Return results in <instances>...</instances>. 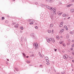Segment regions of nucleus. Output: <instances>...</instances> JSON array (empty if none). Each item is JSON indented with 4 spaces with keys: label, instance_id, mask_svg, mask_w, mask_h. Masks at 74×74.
I'll return each mask as SVG.
<instances>
[{
    "label": "nucleus",
    "instance_id": "f3484780",
    "mask_svg": "<svg viewBox=\"0 0 74 74\" xmlns=\"http://www.w3.org/2000/svg\"><path fill=\"white\" fill-rule=\"evenodd\" d=\"M5 23H8V21H5Z\"/></svg>",
    "mask_w": 74,
    "mask_h": 74
},
{
    "label": "nucleus",
    "instance_id": "5fc2aeb1",
    "mask_svg": "<svg viewBox=\"0 0 74 74\" xmlns=\"http://www.w3.org/2000/svg\"><path fill=\"white\" fill-rule=\"evenodd\" d=\"M7 60L8 61H9V60H8V59H7Z\"/></svg>",
    "mask_w": 74,
    "mask_h": 74
},
{
    "label": "nucleus",
    "instance_id": "f704fd0d",
    "mask_svg": "<svg viewBox=\"0 0 74 74\" xmlns=\"http://www.w3.org/2000/svg\"><path fill=\"white\" fill-rule=\"evenodd\" d=\"M68 45H70V43H68L67 44Z\"/></svg>",
    "mask_w": 74,
    "mask_h": 74
},
{
    "label": "nucleus",
    "instance_id": "bf43d9fd",
    "mask_svg": "<svg viewBox=\"0 0 74 74\" xmlns=\"http://www.w3.org/2000/svg\"><path fill=\"white\" fill-rule=\"evenodd\" d=\"M16 71H18V69H17V70L16 69Z\"/></svg>",
    "mask_w": 74,
    "mask_h": 74
},
{
    "label": "nucleus",
    "instance_id": "72a5a7b5",
    "mask_svg": "<svg viewBox=\"0 0 74 74\" xmlns=\"http://www.w3.org/2000/svg\"><path fill=\"white\" fill-rule=\"evenodd\" d=\"M54 51L55 52H56V51H57V49H54Z\"/></svg>",
    "mask_w": 74,
    "mask_h": 74
},
{
    "label": "nucleus",
    "instance_id": "49530a36",
    "mask_svg": "<svg viewBox=\"0 0 74 74\" xmlns=\"http://www.w3.org/2000/svg\"><path fill=\"white\" fill-rule=\"evenodd\" d=\"M0 58L1 59V58H2V56H1L0 57Z\"/></svg>",
    "mask_w": 74,
    "mask_h": 74
},
{
    "label": "nucleus",
    "instance_id": "c756f323",
    "mask_svg": "<svg viewBox=\"0 0 74 74\" xmlns=\"http://www.w3.org/2000/svg\"><path fill=\"white\" fill-rule=\"evenodd\" d=\"M51 33H52V34H53V30H52V31L51 32Z\"/></svg>",
    "mask_w": 74,
    "mask_h": 74
},
{
    "label": "nucleus",
    "instance_id": "a878e982",
    "mask_svg": "<svg viewBox=\"0 0 74 74\" xmlns=\"http://www.w3.org/2000/svg\"><path fill=\"white\" fill-rule=\"evenodd\" d=\"M61 73L62 74H64V71L62 72Z\"/></svg>",
    "mask_w": 74,
    "mask_h": 74
},
{
    "label": "nucleus",
    "instance_id": "2eb2a0df",
    "mask_svg": "<svg viewBox=\"0 0 74 74\" xmlns=\"http://www.w3.org/2000/svg\"><path fill=\"white\" fill-rule=\"evenodd\" d=\"M69 58H70V59H73V57H70V56H69Z\"/></svg>",
    "mask_w": 74,
    "mask_h": 74
},
{
    "label": "nucleus",
    "instance_id": "5701e85b",
    "mask_svg": "<svg viewBox=\"0 0 74 74\" xmlns=\"http://www.w3.org/2000/svg\"><path fill=\"white\" fill-rule=\"evenodd\" d=\"M27 63H30V62L29 61H27Z\"/></svg>",
    "mask_w": 74,
    "mask_h": 74
},
{
    "label": "nucleus",
    "instance_id": "6e6552de",
    "mask_svg": "<svg viewBox=\"0 0 74 74\" xmlns=\"http://www.w3.org/2000/svg\"><path fill=\"white\" fill-rule=\"evenodd\" d=\"M16 28H18V24H17L16 25H15L14 26Z\"/></svg>",
    "mask_w": 74,
    "mask_h": 74
},
{
    "label": "nucleus",
    "instance_id": "e2e57ef3",
    "mask_svg": "<svg viewBox=\"0 0 74 74\" xmlns=\"http://www.w3.org/2000/svg\"><path fill=\"white\" fill-rule=\"evenodd\" d=\"M72 71H73V70H72Z\"/></svg>",
    "mask_w": 74,
    "mask_h": 74
},
{
    "label": "nucleus",
    "instance_id": "b1692460",
    "mask_svg": "<svg viewBox=\"0 0 74 74\" xmlns=\"http://www.w3.org/2000/svg\"><path fill=\"white\" fill-rule=\"evenodd\" d=\"M59 26L60 27H62V26H63V25L60 24V25Z\"/></svg>",
    "mask_w": 74,
    "mask_h": 74
},
{
    "label": "nucleus",
    "instance_id": "f8f14e48",
    "mask_svg": "<svg viewBox=\"0 0 74 74\" xmlns=\"http://www.w3.org/2000/svg\"><path fill=\"white\" fill-rule=\"evenodd\" d=\"M39 56L40 57H42V56L41 55V53L40 52L39 53Z\"/></svg>",
    "mask_w": 74,
    "mask_h": 74
},
{
    "label": "nucleus",
    "instance_id": "c85d7f7f",
    "mask_svg": "<svg viewBox=\"0 0 74 74\" xmlns=\"http://www.w3.org/2000/svg\"><path fill=\"white\" fill-rule=\"evenodd\" d=\"M35 29H38V27H37V26H36V27H35Z\"/></svg>",
    "mask_w": 74,
    "mask_h": 74
},
{
    "label": "nucleus",
    "instance_id": "393cba45",
    "mask_svg": "<svg viewBox=\"0 0 74 74\" xmlns=\"http://www.w3.org/2000/svg\"><path fill=\"white\" fill-rule=\"evenodd\" d=\"M60 43L61 44H63V42H60Z\"/></svg>",
    "mask_w": 74,
    "mask_h": 74
},
{
    "label": "nucleus",
    "instance_id": "de8ad7c7",
    "mask_svg": "<svg viewBox=\"0 0 74 74\" xmlns=\"http://www.w3.org/2000/svg\"><path fill=\"white\" fill-rule=\"evenodd\" d=\"M31 56H34V55H32Z\"/></svg>",
    "mask_w": 74,
    "mask_h": 74
},
{
    "label": "nucleus",
    "instance_id": "58836bf2",
    "mask_svg": "<svg viewBox=\"0 0 74 74\" xmlns=\"http://www.w3.org/2000/svg\"><path fill=\"white\" fill-rule=\"evenodd\" d=\"M66 30H68V28L67 27L66 28Z\"/></svg>",
    "mask_w": 74,
    "mask_h": 74
},
{
    "label": "nucleus",
    "instance_id": "052dcab7",
    "mask_svg": "<svg viewBox=\"0 0 74 74\" xmlns=\"http://www.w3.org/2000/svg\"><path fill=\"white\" fill-rule=\"evenodd\" d=\"M62 52H64V51H63Z\"/></svg>",
    "mask_w": 74,
    "mask_h": 74
},
{
    "label": "nucleus",
    "instance_id": "ddd939ff",
    "mask_svg": "<svg viewBox=\"0 0 74 74\" xmlns=\"http://www.w3.org/2000/svg\"><path fill=\"white\" fill-rule=\"evenodd\" d=\"M71 12H74V10L73 9H72L71 10Z\"/></svg>",
    "mask_w": 74,
    "mask_h": 74
},
{
    "label": "nucleus",
    "instance_id": "864d4df0",
    "mask_svg": "<svg viewBox=\"0 0 74 74\" xmlns=\"http://www.w3.org/2000/svg\"><path fill=\"white\" fill-rule=\"evenodd\" d=\"M26 58H29V56H27L26 57Z\"/></svg>",
    "mask_w": 74,
    "mask_h": 74
},
{
    "label": "nucleus",
    "instance_id": "4d7b16f0",
    "mask_svg": "<svg viewBox=\"0 0 74 74\" xmlns=\"http://www.w3.org/2000/svg\"><path fill=\"white\" fill-rule=\"evenodd\" d=\"M69 19H70V17H69L68 18V19H69Z\"/></svg>",
    "mask_w": 74,
    "mask_h": 74
},
{
    "label": "nucleus",
    "instance_id": "4c0bfd02",
    "mask_svg": "<svg viewBox=\"0 0 74 74\" xmlns=\"http://www.w3.org/2000/svg\"><path fill=\"white\" fill-rule=\"evenodd\" d=\"M71 34H73V32H71Z\"/></svg>",
    "mask_w": 74,
    "mask_h": 74
},
{
    "label": "nucleus",
    "instance_id": "c03bdc74",
    "mask_svg": "<svg viewBox=\"0 0 74 74\" xmlns=\"http://www.w3.org/2000/svg\"><path fill=\"white\" fill-rule=\"evenodd\" d=\"M71 49H72V50H73V47L71 48Z\"/></svg>",
    "mask_w": 74,
    "mask_h": 74
},
{
    "label": "nucleus",
    "instance_id": "a211bd4d",
    "mask_svg": "<svg viewBox=\"0 0 74 74\" xmlns=\"http://www.w3.org/2000/svg\"><path fill=\"white\" fill-rule=\"evenodd\" d=\"M23 55L24 57H26V56L25 55V54L24 53H23Z\"/></svg>",
    "mask_w": 74,
    "mask_h": 74
},
{
    "label": "nucleus",
    "instance_id": "37998d69",
    "mask_svg": "<svg viewBox=\"0 0 74 74\" xmlns=\"http://www.w3.org/2000/svg\"><path fill=\"white\" fill-rule=\"evenodd\" d=\"M32 35L33 36H34V34H33Z\"/></svg>",
    "mask_w": 74,
    "mask_h": 74
},
{
    "label": "nucleus",
    "instance_id": "13d9d810",
    "mask_svg": "<svg viewBox=\"0 0 74 74\" xmlns=\"http://www.w3.org/2000/svg\"><path fill=\"white\" fill-rule=\"evenodd\" d=\"M46 1H49V0H46Z\"/></svg>",
    "mask_w": 74,
    "mask_h": 74
},
{
    "label": "nucleus",
    "instance_id": "f03ea898",
    "mask_svg": "<svg viewBox=\"0 0 74 74\" xmlns=\"http://www.w3.org/2000/svg\"><path fill=\"white\" fill-rule=\"evenodd\" d=\"M55 42V40L53 38H50L49 40V42Z\"/></svg>",
    "mask_w": 74,
    "mask_h": 74
},
{
    "label": "nucleus",
    "instance_id": "6ab92c4d",
    "mask_svg": "<svg viewBox=\"0 0 74 74\" xmlns=\"http://www.w3.org/2000/svg\"><path fill=\"white\" fill-rule=\"evenodd\" d=\"M21 29V30H23V27H21L20 28Z\"/></svg>",
    "mask_w": 74,
    "mask_h": 74
},
{
    "label": "nucleus",
    "instance_id": "9b49d317",
    "mask_svg": "<svg viewBox=\"0 0 74 74\" xmlns=\"http://www.w3.org/2000/svg\"><path fill=\"white\" fill-rule=\"evenodd\" d=\"M48 32L49 33H50L51 32V30H48Z\"/></svg>",
    "mask_w": 74,
    "mask_h": 74
},
{
    "label": "nucleus",
    "instance_id": "680f3d73",
    "mask_svg": "<svg viewBox=\"0 0 74 74\" xmlns=\"http://www.w3.org/2000/svg\"><path fill=\"white\" fill-rule=\"evenodd\" d=\"M13 0H13H14V1H15V0Z\"/></svg>",
    "mask_w": 74,
    "mask_h": 74
},
{
    "label": "nucleus",
    "instance_id": "f257e3e1",
    "mask_svg": "<svg viewBox=\"0 0 74 74\" xmlns=\"http://www.w3.org/2000/svg\"><path fill=\"white\" fill-rule=\"evenodd\" d=\"M34 46H35V49H39V46H38V44L37 42L36 43H34Z\"/></svg>",
    "mask_w": 74,
    "mask_h": 74
},
{
    "label": "nucleus",
    "instance_id": "39448f33",
    "mask_svg": "<svg viewBox=\"0 0 74 74\" xmlns=\"http://www.w3.org/2000/svg\"><path fill=\"white\" fill-rule=\"evenodd\" d=\"M64 32V29H61L60 32V34H62L63 32Z\"/></svg>",
    "mask_w": 74,
    "mask_h": 74
},
{
    "label": "nucleus",
    "instance_id": "4468645a",
    "mask_svg": "<svg viewBox=\"0 0 74 74\" xmlns=\"http://www.w3.org/2000/svg\"><path fill=\"white\" fill-rule=\"evenodd\" d=\"M45 59L46 60H48V58L47 57H45Z\"/></svg>",
    "mask_w": 74,
    "mask_h": 74
},
{
    "label": "nucleus",
    "instance_id": "20e7f679",
    "mask_svg": "<svg viewBox=\"0 0 74 74\" xmlns=\"http://www.w3.org/2000/svg\"><path fill=\"white\" fill-rule=\"evenodd\" d=\"M47 8H48V9H49V10H53L54 8H53V7H50L49 6H48L47 7Z\"/></svg>",
    "mask_w": 74,
    "mask_h": 74
},
{
    "label": "nucleus",
    "instance_id": "09e8293b",
    "mask_svg": "<svg viewBox=\"0 0 74 74\" xmlns=\"http://www.w3.org/2000/svg\"><path fill=\"white\" fill-rule=\"evenodd\" d=\"M68 41H70V39H68Z\"/></svg>",
    "mask_w": 74,
    "mask_h": 74
},
{
    "label": "nucleus",
    "instance_id": "3c124183",
    "mask_svg": "<svg viewBox=\"0 0 74 74\" xmlns=\"http://www.w3.org/2000/svg\"><path fill=\"white\" fill-rule=\"evenodd\" d=\"M57 74H60V73H58Z\"/></svg>",
    "mask_w": 74,
    "mask_h": 74
},
{
    "label": "nucleus",
    "instance_id": "8fccbe9b",
    "mask_svg": "<svg viewBox=\"0 0 74 74\" xmlns=\"http://www.w3.org/2000/svg\"><path fill=\"white\" fill-rule=\"evenodd\" d=\"M72 62H73L74 63V60H72Z\"/></svg>",
    "mask_w": 74,
    "mask_h": 74
},
{
    "label": "nucleus",
    "instance_id": "cd10ccee",
    "mask_svg": "<svg viewBox=\"0 0 74 74\" xmlns=\"http://www.w3.org/2000/svg\"><path fill=\"white\" fill-rule=\"evenodd\" d=\"M47 65H49V62H47Z\"/></svg>",
    "mask_w": 74,
    "mask_h": 74
},
{
    "label": "nucleus",
    "instance_id": "7ed1b4c3",
    "mask_svg": "<svg viewBox=\"0 0 74 74\" xmlns=\"http://www.w3.org/2000/svg\"><path fill=\"white\" fill-rule=\"evenodd\" d=\"M63 57L64 59H67V58H68V56H67V55L66 54H65L63 56Z\"/></svg>",
    "mask_w": 74,
    "mask_h": 74
},
{
    "label": "nucleus",
    "instance_id": "473e14b6",
    "mask_svg": "<svg viewBox=\"0 0 74 74\" xmlns=\"http://www.w3.org/2000/svg\"><path fill=\"white\" fill-rule=\"evenodd\" d=\"M33 23H30V25H32V24H33Z\"/></svg>",
    "mask_w": 74,
    "mask_h": 74
},
{
    "label": "nucleus",
    "instance_id": "ea45409f",
    "mask_svg": "<svg viewBox=\"0 0 74 74\" xmlns=\"http://www.w3.org/2000/svg\"><path fill=\"white\" fill-rule=\"evenodd\" d=\"M72 53L73 55H74V53L73 52H72Z\"/></svg>",
    "mask_w": 74,
    "mask_h": 74
},
{
    "label": "nucleus",
    "instance_id": "603ef678",
    "mask_svg": "<svg viewBox=\"0 0 74 74\" xmlns=\"http://www.w3.org/2000/svg\"><path fill=\"white\" fill-rule=\"evenodd\" d=\"M61 38H63V37L61 36Z\"/></svg>",
    "mask_w": 74,
    "mask_h": 74
},
{
    "label": "nucleus",
    "instance_id": "9d476101",
    "mask_svg": "<svg viewBox=\"0 0 74 74\" xmlns=\"http://www.w3.org/2000/svg\"><path fill=\"white\" fill-rule=\"evenodd\" d=\"M71 5H72L71 4H69V5H67L66 7H70V6H71Z\"/></svg>",
    "mask_w": 74,
    "mask_h": 74
},
{
    "label": "nucleus",
    "instance_id": "bb28decb",
    "mask_svg": "<svg viewBox=\"0 0 74 74\" xmlns=\"http://www.w3.org/2000/svg\"><path fill=\"white\" fill-rule=\"evenodd\" d=\"M69 35H67V38H69Z\"/></svg>",
    "mask_w": 74,
    "mask_h": 74
},
{
    "label": "nucleus",
    "instance_id": "1a4fd4ad",
    "mask_svg": "<svg viewBox=\"0 0 74 74\" xmlns=\"http://www.w3.org/2000/svg\"><path fill=\"white\" fill-rule=\"evenodd\" d=\"M29 21L31 22H34V20H29Z\"/></svg>",
    "mask_w": 74,
    "mask_h": 74
},
{
    "label": "nucleus",
    "instance_id": "aec40b11",
    "mask_svg": "<svg viewBox=\"0 0 74 74\" xmlns=\"http://www.w3.org/2000/svg\"><path fill=\"white\" fill-rule=\"evenodd\" d=\"M56 38H57V39H59V37L58 36H56Z\"/></svg>",
    "mask_w": 74,
    "mask_h": 74
},
{
    "label": "nucleus",
    "instance_id": "dca6fc26",
    "mask_svg": "<svg viewBox=\"0 0 74 74\" xmlns=\"http://www.w3.org/2000/svg\"><path fill=\"white\" fill-rule=\"evenodd\" d=\"M63 16H66V14H63Z\"/></svg>",
    "mask_w": 74,
    "mask_h": 74
},
{
    "label": "nucleus",
    "instance_id": "2f4dec72",
    "mask_svg": "<svg viewBox=\"0 0 74 74\" xmlns=\"http://www.w3.org/2000/svg\"><path fill=\"white\" fill-rule=\"evenodd\" d=\"M63 22H62L61 23V25H63Z\"/></svg>",
    "mask_w": 74,
    "mask_h": 74
},
{
    "label": "nucleus",
    "instance_id": "7c9ffc66",
    "mask_svg": "<svg viewBox=\"0 0 74 74\" xmlns=\"http://www.w3.org/2000/svg\"><path fill=\"white\" fill-rule=\"evenodd\" d=\"M46 61L47 62H49V60H46Z\"/></svg>",
    "mask_w": 74,
    "mask_h": 74
},
{
    "label": "nucleus",
    "instance_id": "79ce46f5",
    "mask_svg": "<svg viewBox=\"0 0 74 74\" xmlns=\"http://www.w3.org/2000/svg\"><path fill=\"white\" fill-rule=\"evenodd\" d=\"M72 42H74V40H72Z\"/></svg>",
    "mask_w": 74,
    "mask_h": 74
},
{
    "label": "nucleus",
    "instance_id": "e433bc0d",
    "mask_svg": "<svg viewBox=\"0 0 74 74\" xmlns=\"http://www.w3.org/2000/svg\"><path fill=\"white\" fill-rule=\"evenodd\" d=\"M67 27V26H64V28H66Z\"/></svg>",
    "mask_w": 74,
    "mask_h": 74
},
{
    "label": "nucleus",
    "instance_id": "a19ab883",
    "mask_svg": "<svg viewBox=\"0 0 74 74\" xmlns=\"http://www.w3.org/2000/svg\"><path fill=\"white\" fill-rule=\"evenodd\" d=\"M52 1V0H49V2H50V1Z\"/></svg>",
    "mask_w": 74,
    "mask_h": 74
},
{
    "label": "nucleus",
    "instance_id": "6e6d98bb",
    "mask_svg": "<svg viewBox=\"0 0 74 74\" xmlns=\"http://www.w3.org/2000/svg\"><path fill=\"white\" fill-rule=\"evenodd\" d=\"M41 6H43V5L41 4Z\"/></svg>",
    "mask_w": 74,
    "mask_h": 74
},
{
    "label": "nucleus",
    "instance_id": "a18cd8bd",
    "mask_svg": "<svg viewBox=\"0 0 74 74\" xmlns=\"http://www.w3.org/2000/svg\"><path fill=\"white\" fill-rule=\"evenodd\" d=\"M62 14V13H60L59 14V15H60Z\"/></svg>",
    "mask_w": 74,
    "mask_h": 74
},
{
    "label": "nucleus",
    "instance_id": "4be33fe9",
    "mask_svg": "<svg viewBox=\"0 0 74 74\" xmlns=\"http://www.w3.org/2000/svg\"><path fill=\"white\" fill-rule=\"evenodd\" d=\"M5 18H4V17H2V20H4V19Z\"/></svg>",
    "mask_w": 74,
    "mask_h": 74
},
{
    "label": "nucleus",
    "instance_id": "c9c22d12",
    "mask_svg": "<svg viewBox=\"0 0 74 74\" xmlns=\"http://www.w3.org/2000/svg\"><path fill=\"white\" fill-rule=\"evenodd\" d=\"M63 46H64V47H65L66 46V45H65V44H63Z\"/></svg>",
    "mask_w": 74,
    "mask_h": 74
},
{
    "label": "nucleus",
    "instance_id": "0eeeda50",
    "mask_svg": "<svg viewBox=\"0 0 74 74\" xmlns=\"http://www.w3.org/2000/svg\"><path fill=\"white\" fill-rule=\"evenodd\" d=\"M46 38L47 42H49V38H48L47 37H46Z\"/></svg>",
    "mask_w": 74,
    "mask_h": 74
},
{
    "label": "nucleus",
    "instance_id": "412c9836",
    "mask_svg": "<svg viewBox=\"0 0 74 74\" xmlns=\"http://www.w3.org/2000/svg\"><path fill=\"white\" fill-rule=\"evenodd\" d=\"M53 25L52 24H51L50 25L51 27H53Z\"/></svg>",
    "mask_w": 74,
    "mask_h": 74
},
{
    "label": "nucleus",
    "instance_id": "423d86ee",
    "mask_svg": "<svg viewBox=\"0 0 74 74\" xmlns=\"http://www.w3.org/2000/svg\"><path fill=\"white\" fill-rule=\"evenodd\" d=\"M56 8H54L53 9V12L55 14H56Z\"/></svg>",
    "mask_w": 74,
    "mask_h": 74
}]
</instances>
